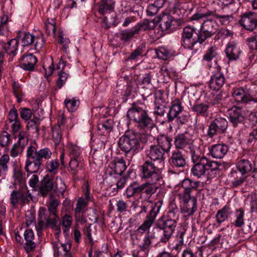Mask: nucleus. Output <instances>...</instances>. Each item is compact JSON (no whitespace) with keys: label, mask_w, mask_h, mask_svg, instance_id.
I'll use <instances>...</instances> for the list:
<instances>
[{"label":"nucleus","mask_w":257,"mask_h":257,"mask_svg":"<svg viewBox=\"0 0 257 257\" xmlns=\"http://www.w3.org/2000/svg\"><path fill=\"white\" fill-rule=\"evenodd\" d=\"M58 204L57 199H52L50 201L48 209L43 207L40 208L38 224L40 229L44 226L54 227L56 226L59 220L57 213Z\"/></svg>","instance_id":"0eeeda50"},{"label":"nucleus","mask_w":257,"mask_h":257,"mask_svg":"<svg viewBox=\"0 0 257 257\" xmlns=\"http://www.w3.org/2000/svg\"><path fill=\"white\" fill-rule=\"evenodd\" d=\"M235 166L239 173L235 170L231 172L232 188H237L241 186L249 173L252 174V178H257V168L255 164L249 160L242 158L238 159L236 161Z\"/></svg>","instance_id":"20e7f679"},{"label":"nucleus","mask_w":257,"mask_h":257,"mask_svg":"<svg viewBox=\"0 0 257 257\" xmlns=\"http://www.w3.org/2000/svg\"><path fill=\"white\" fill-rule=\"evenodd\" d=\"M19 60L21 61L20 66L25 70L33 71L37 62V58L32 54L24 55Z\"/></svg>","instance_id":"a878e982"},{"label":"nucleus","mask_w":257,"mask_h":257,"mask_svg":"<svg viewBox=\"0 0 257 257\" xmlns=\"http://www.w3.org/2000/svg\"><path fill=\"white\" fill-rule=\"evenodd\" d=\"M14 177L20 183L24 184L25 182V173L19 168H15L14 169Z\"/></svg>","instance_id":"603ef678"},{"label":"nucleus","mask_w":257,"mask_h":257,"mask_svg":"<svg viewBox=\"0 0 257 257\" xmlns=\"http://www.w3.org/2000/svg\"><path fill=\"white\" fill-rule=\"evenodd\" d=\"M225 53L229 60H234L239 58L241 51L235 44L229 43L226 48Z\"/></svg>","instance_id":"2f4dec72"},{"label":"nucleus","mask_w":257,"mask_h":257,"mask_svg":"<svg viewBox=\"0 0 257 257\" xmlns=\"http://www.w3.org/2000/svg\"><path fill=\"white\" fill-rule=\"evenodd\" d=\"M216 68V71L211 76L209 85L210 89L218 91L223 86L225 79L224 74L221 72V67L217 66Z\"/></svg>","instance_id":"a211bd4d"},{"label":"nucleus","mask_w":257,"mask_h":257,"mask_svg":"<svg viewBox=\"0 0 257 257\" xmlns=\"http://www.w3.org/2000/svg\"><path fill=\"white\" fill-rule=\"evenodd\" d=\"M201 182L198 181H193L189 178H186L182 182V187L187 193H192L193 191L198 192V189Z\"/></svg>","instance_id":"bb28decb"},{"label":"nucleus","mask_w":257,"mask_h":257,"mask_svg":"<svg viewBox=\"0 0 257 257\" xmlns=\"http://www.w3.org/2000/svg\"><path fill=\"white\" fill-rule=\"evenodd\" d=\"M215 16L222 25L229 23L231 16L229 15H219L215 14L213 11H207L206 12L198 13L195 14L192 17V19L194 20H199L203 18L208 17L209 16Z\"/></svg>","instance_id":"4be33fe9"},{"label":"nucleus","mask_w":257,"mask_h":257,"mask_svg":"<svg viewBox=\"0 0 257 257\" xmlns=\"http://www.w3.org/2000/svg\"><path fill=\"white\" fill-rule=\"evenodd\" d=\"M158 146L166 153H168L172 147V139L166 135H161L158 137L157 139Z\"/></svg>","instance_id":"c85d7f7f"},{"label":"nucleus","mask_w":257,"mask_h":257,"mask_svg":"<svg viewBox=\"0 0 257 257\" xmlns=\"http://www.w3.org/2000/svg\"><path fill=\"white\" fill-rule=\"evenodd\" d=\"M52 138L55 144L56 145L59 144L62 136L60 124H57L52 127Z\"/></svg>","instance_id":"a19ab883"},{"label":"nucleus","mask_w":257,"mask_h":257,"mask_svg":"<svg viewBox=\"0 0 257 257\" xmlns=\"http://www.w3.org/2000/svg\"><path fill=\"white\" fill-rule=\"evenodd\" d=\"M24 147H22L21 146L19 145V144L16 143L15 144L11 150V155L13 157H17L20 152L23 151Z\"/></svg>","instance_id":"69168bd1"},{"label":"nucleus","mask_w":257,"mask_h":257,"mask_svg":"<svg viewBox=\"0 0 257 257\" xmlns=\"http://www.w3.org/2000/svg\"><path fill=\"white\" fill-rule=\"evenodd\" d=\"M127 117L137 124V126L142 130L151 128L154 124L153 119L149 116L148 110L143 104L133 103L128 109Z\"/></svg>","instance_id":"39448f33"},{"label":"nucleus","mask_w":257,"mask_h":257,"mask_svg":"<svg viewBox=\"0 0 257 257\" xmlns=\"http://www.w3.org/2000/svg\"><path fill=\"white\" fill-rule=\"evenodd\" d=\"M114 123L111 119H106L97 124V130L100 135H108L113 130Z\"/></svg>","instance_id":"7c9ffc66"},{"label":"nucleus","mask_w":257,"mask_h":257,"mask_svg":"<svg viewBox=\"0 0 257 257\" xmlns=\"http://www.w3.org/2000/svg\"><path fill=\"white\" fill-rule=\"evenodd\" d=\"M40 124L39 118L36 117L33 119L29 120L27 125V128L28 130H32L33 133H38L39 132V125Z\"/></svg>","instance_id":"09e8293b"},{"label":"nucleus","mask_w":257,"mask_h":257,"mask_svg":"<svg viewBox=\"0 0 257 257\" xmlns=\"http://www.w3.org/2000/svg\"><path fill=\"white\" fill-rule=\"evenodd\" d=\"M217 133H218V128L213 120L208 126L207 135L210 138H212L216 135Z\"/></svg>","instance_id":"0e129e2a"},{"label":"nucleus","mask_w":257,"mask_h":257,"mask_svg":"<svg viewBox=\"0 0 257 257\" xmlns=\"http://www.w3.org/2000/svg\"><path fill=\"white\" fill-rule=\"evenodd\" d=\"M131 185L135 195L143 193V184L140 185L137 181H134Z\"/></svg>","instance_id":"338daca9"},{"label":"nucleus","mask_w":257,"mask_h":257,"mask_svg":"<svg viewBox=\"0 0 257 257\" xmlns=\"http://www.w3.org/2000/svg\"><path fill=\"white\" fill-rule=\"evenodd\" d=\"M142 178L146 180L143 184V193H145L149 198L155 194L161 185L162 176L160 169L155 166L151 161H146L142 166Z\"/></svg>","instance_id":"f257e3e1"},{"label":"nucleus","mask_w":257,"mask_h":257,"mask_svg":"<svg viewBox=\"0 0 257 257\" xmlns=\"http://www.w3.org/2000/svg\"><path fill=\"white\" fill-rule=\"evenodd\" d=\"M16 39L19 41H21L23 47L29 46L34 44L35 49L38 51L42 48L44 44V37L42 34L35 36L30 33L20 31L17 34Z\"/></svg>","instance_id":"9b49d317"},{"label":"nucleus","mask_w":257,"mask_h":257,"mask_svg":"<svg viewBox=\"0 0 257 257\" xmlns=\"http://www.w3.org/2000/svg\"><path fill=\"white\" fill-rule=\"evenodd\" d=\"M59 165V162L57 160H52L48 163L47 165V169L50 173L55 174L57 172V169Z\"/></svg>","instance_id":"5fc2aeb1"},{"label":"nucleus","mask_w":257,"mask_h":257,"mask_svg":"<svg viewBox=\"0 0 257 257\" xmlns=\"http://www.w3.org/2000/svg\"><path fill=\"white\" fill-rule=\"evenodd\" d=\"M21 117L24 120L27 121L29 120L32 116V110L26 107L21 108L20 109Z\"/></svg>","instance_id":"052dcab7"},{"label":"nucleus","mask_w":257,"mask_h":257,"mask_svg":"<svg viewBox=\"0 0 257 257\" xmlns=\"http://www.w3.org/2000/svg\"><path fill=\"white\" fill-rule=\"evenodd\" d=\"M162 202L159 201L155 203L152 201H144L141 206V210L140 213L146 212L148 208H150L149 213L146 216V220L139 227V229H142L143 231L148 229L153 224L155 219L161 208Z\"/></svg>","instance_id":"9d476101"},{"label":"nucleus","mask_w":257,"mask_h":257,"mask_svg":"<svg viewBox=\"0 0 257 257\" xmlns=\"http://www.w3.org/2000/svg\"><path fill=\"white\" fill-rule=\"evenodd\" d=\"M10 135L7 132H4L0 135V145L2 147L7 146L10 143Z\"/></svg>","instance_id":"e2e57ef3"},{"label":"nucleus","mask_w":257,"mask_h":257,"mask_svg":"<svg viewBox=\"0 0 257 257\" xmlns=\"http://www.w3.org/2000/svg\"><path fill=\"white\" fill-rule=\"evenodd\" d=\"M64 103L69 111L73 112L77 109L79 105V101L74 99H66Z\"/></svg>","instance_id":"de8ad7c7"},{"label":"nucleus","mask_w":257,"mask_h":257,"mask_svg":"<svg viewBox=\"0 0 257 257\" xmlns=\"http://www.w3.org/2000/svg\"><path fill=\"white\" fill-rule=\"evenodd\" d=\"M197 209V199L193 198L190 201L184 203L182 212L187 214V215H193Z\"/></svg>","instance_id":"f704fd0d"},{"label":"nucleus","mask_w":257,"mask_h":257,"mask_svg":"<svg viewBox=\"0 0 257 257\" xmlns=\"http://www.w3.org/2000/svg\"><path fill=\"white\" fill-rule=\"evenodd\" d=\"M32 199V196L26 186H25L18 190H14L10 195V203L14 208H16L18 204L21 206H24Z\"/></svg>","instance_id":"ddd939ff"},{"label":"nucleus","mask_w":257,"mask_h":257,"mask_svg":"<svg viewBox=\"0 0 257 257\" xmlns=\"http://www.w3.org/2000/svg\"><path fill=\"white\" fill-rule=\"evenodd\" d=\"M165 152L158 145H151L147 152V156L153 161H159L160 164H163Z\"/></svg>","instance_id":"5701e85b"},{"label":"nucleus","mask_w":257,"mask_h":257,"mask_svg":"<svg viewBox=\"0 0 257 257\" xmlns=\"http://www.w3.org/2000/svg\"><path fill=\"white\" fill-rule=\"evenodd\" d=\"M179 215L178 208L176 205L172 204L170 206L169 210L167 212V215L164 218L173 220L177 222L179 220Z\"/></svg>","instance_id":"58836bf2"},{"label":"nucleus","mask_w":257,"mask_h":257,"mask_svg":"<svg viewBox=\"0 0 257 257\" xmlns=\"http://www.w3.org/2000/svg\"><path fill=\"white\" fill-rule=\"evenodd\" d=\"M48 22L45 23V30L47 33L50 35L52 33L54 35L56 31V26L55 22L53 19H51V21L49 22V20L48 19Z\"/></svg>","instance_id":"6e6d98bb"},{"label":"nucleus","mask_w":257,"mask_h":257,"mask_svg":"<svg viewBox=\"0 0 257 257\" xmlns=\"http://www.w3.org/2000/svg\"><path fill=\"white\" fill-rule=\"evenodd\" d=\"M205 42L200 31L194 26H187L183 28L182 33L181 45L185 48L193 50L197 43L202 44Z\"/></svg>","instance_id":"1a4fd4ad"},{"label":"nucleus","mask_w":257,"mask_h":257,"mask_svg":"<svg viewBox=\"0 0 257 257\" xmlns=\"http://www.w3.org/2000/svg\"><path fill=\"white\" fill-rule=\"evenodd\" d=\"M183 109V107L179 100L174 101L169 108V112L167 113L168 122H171L175 118H177L178 122L181 124H184L187 121V117L179 116Z\"/></svg>","instance_id":"4468645a"},{"label":"nucleus","mask_w":257,"mask_h":257,"mask_svg":"<svg viewBox=\"0 0 257 257\" xmlns=\"http://www.w3.org/2000/svg\"><path fill=\"white\" fill-rule=\"evenodd\" d=\"M66 189V186L61 178L57 177L54 180L53 177L47 175L38 186V192L43 197L49 195V198L52 199L54 197L52 191L58 195H63Z\"/></svg>","instance_id":"423d86ee"},{"label":"nucleus","mask_w":257,"mask_h":257,"mask_svg":"<svg viewBox=\"0 0 257 257\" xmlns=\"http://www.w3.org/2000/svg\"><path fill=\"white\" fill-rule=\"evenodd\" d=\"M125 162L122 158H115L110 165V169L106 170V174L111 176L115 175L120 176L126 169Z\"/></svg>","instance_id":"f3484780"},{"label":"nucleus","mask_w":257,"mask_h":257,"mask_svg":"<svg viewBox=\"0 0 257 257\" xmlns=\"http://www.w3.org/2000/svg\"><path fill=\"white\" fill-rule=\"evenodd\" d=\"M239 24L246 30L252 32L257 28V19L252 13H244L239 21Z\"/></svg>","instance_id":"6ab92c4d"},{"label":"nucleus","mask_w":257,"mask_h":257,"mask_svg":"<svg viewBox=\"0 0 257 257\" xmlns=\"http://www.w3.org/2000/svg\"><path fill=\"white\" fill-rule=\"evenodd\" d=\"M177 224V222L162 217L158 220L156 226L162 231L161 242L166 243L170 240L176 229Z\"/></svg>","instance_id":"f8f14e48"},{"label":"nucleus","mask_w":257,"mask_h":257,"mask_svg":"<svg viewBox=\"0 0 257 257\" xmlns=\"http://www.w3.org/2000/svg\"><path fill=\"white\" fill-rule=\"evenodd\" d=\"M246 42L249 48L257 51V35H254L246 39Z\"/></svg>","instance_id":"864d4df0"},{"label":"nucleus","mask_w":257,"mask_h":257,"mask_svg":"<svg viewBox=\"0 0 257 257\" xmlns=\"http://www.w3.org/2000/svg\"><path fill=\"white\" fill-rule=\"evenodd\" d=\"M80 148L76 146H73L69 149V157L70 159L81 158Z\"/></svg>","instance_id":"bf43d9fd"},{"label":"nucleus","mask_w":257,"mask_h":257,"mask_svg":"<svg viewBox=\"0 0 257 257\" xmlns=\"http://www.w3.org/2000/svg\"><path fill=\"white\" fill-rule=\"evenodd\" d=\"M190 140L187 134H178L174 138V145L177 149H183L190 144Z\"/></svg>","instance_id":"c756f323"},{"label":"nucleus","mask_w":257,"mask_h":257,"mask_svg":"<svg viewBox=\"0 0 257 257\" xmlns=\"http://www.w3.org/2000/svg\"><path fill=\"white\" fill-rule=\"evenodd\" d=\"M229 148L224 144H217L211 146L209 149V154L215 159H222L227 154Z\"/></svg>","instance_id":"b1692460"},{"label":"nucleus","mask_w":257,"mask_h":257,"mask_svg":"<svg viewBox=\"0 0 257 257\" xmlns=\"http://www.w3.org/2000/svg\"><path fill=\"white\" fill-rule=\"evenodd\" d=\"M156 53L159 58L167 60L174 55V52L165 47H161L156 51Z\"/></svg>","instance_id":"4c0bfd02"},{"label":"nucleus","mask_w":257,"mask_h":257,"mask_svg":"<svg viewBox=\"0 0 257 257\" xmlns=\"http://www.w3.org/2000/svg\"><path fill=\"white\" fill-rule=\"evenodd\" d=\"M216 55L213 47H210L207 51L206 53L204 55L203 59L206 61H209Z\"/></svg>","instance_id":"774afa93"},{"label":"nucleus","mask_w":257,"mask_h":257,"mask_svg":"<svg viewBox=\"0 0 257 257\" xmlns=\"http://www.w3.org/2000/svg\"><path fill=\"white\" fill-rule=\"evenodd\" d=\"M156 27L155 23L151 25V22L148 20H144V21L139 23L137 25L134 27L137 34H139L141 31H147L153 29Z\"/></svg>","instance_id":"e433bc0d"},{"label":"nucleus","mask_w":257,"mask_h":257,"mask_svg":"<svg viewBox=\"0 0 257 257\" xmlns=\"http://www.w3.org/2000/svg\"><path fill=\"white\" fill-rule=\"evenodd\" d=\"M228 114L229 120L234 126L241 123L244 119L242 111L240 107L237 106H233L229 109Z\"/></svg>","instance_id":"393cba45"},{"label":"nucleus","mask_w":257,"mask_h":257,"mask_svg":"<svg viewBox=\"0 0 257 257\" xmlns=\"http://www.w3.org/2000/svg\"><path fill=\"white\" fill-rule=\"evenodd\" d=\"M218 128L219 134H223L226 131L228 122L227 120L223 118H216L213 120Z\"/></svg>","instance_id":"c03bdc74"},{"label":"nucleus","mask_w":257,"mask_h":257,"mask_svg":"<svg viewBox=\"0 0 257 257\" xmlns=\"http://www.w3.org/2000/svg\"><path fill=\"white\" fill-rule=\"evenodd\" d=\"M95 1L96 0H94ZM113 9L111 0H101V4L99 9V13L104 15L108 10Z\"/></svg>","instance_id":"a18cd8bd"},{"label":"nucleus","mask_w":257,"mask_h":257,"mask_svg":"<svg viewBox=\"0 0 257 257\" xmlns=\"http://www.w3.org/2000/svg\"><path fill=\"white\" fill-rule=\"evenodd\" d=\"M18 142L17 143L22 147H25L28 142V138L27 133L25 132L21 131L18 136Z\"/></svg>","instance_id":"4d7b16f0"},{"label":"nucleus","mask_w":257,"mask_h":257,"mask_svg":"<svg viewBox=\"0 0 257 257\" xmlns=\"http://www.w3.org/2000/svg\"><path fill=\"white\" fill-rule=\"evenodd\" d=\"M244 213L242 208L236 210L235 212V216L236 219L233 224L236 227H241L244 223Z\"/></svg>","instance_id":"79ce46f5"},{"label":"nucleus","mask_w":257,"mask_h":257,"mask_svg":"<svg viewBox=\"0 0 257 257\" xmlns=\"http://www.w3.org/2000/svg\"><path fill=\"white\" fill-rule=\"evenodd\" d=\"M59 78L57 80V86L60 88L65 83L68 77V74L64 72L58 71Z\"/></svg>","instance_id":"13d9d810"},{"label":"nucleus","mask_w":257,"mask_h":257,"mask_svg":"<svg viewBox=\"0 0 257 257\" xmlns=\"http://www.w3.org/2000/svg\"><path fill=\"white\" fill-rule=\"evenodd\" d=\"M136 34H137V33L134 27L130 30H123L121 31L120 33L119 39L124 42H128L131 41Z\"/></svg>","instance_id":"ea45409f"},{"label":"nucleus","mask_w":257,"mask_h":257,"mask_svg":"<svg viewBox=\"0 0 257 257\" xmlns=\"http://www.w3.org/2000/svg\"><path fill=\"white\" fill-rule=\"evenodd\" d=\"M222 100V93L212 94V98L210 99V104L212 106L217 105L221 103Z\"/></svg>","instance_id":"680f3d73"},{"label":"nucleus","mask_w":257,"mask_h":257,"mask_svg":"<svg viewBox=\"0 0 257 257\" xmlns=\"http://www.w3.org/2000/svg\"><path fill=\"white\" fill-rule=\"evenodd\" d=\"M81 160V158L70 159L69 166L71 171H73V174L76 175L79 170L82 168V165L80 164Z\"/></svg>","instance_id":"37998d69"},{"label":"nucleus","mask_w":257,"mask_h":257,"mask_svg":"<svg viewBox=\"0 0 257 257\" xmlns=\"http://www.w3.org/2000/svg\"><path fill=\"white\" fill-rule=\"evenodd\" d=\"M145 45L141 44L134 50L126 59V60H136L138 56L142 55Z\"/></svg>","instance_id":"8fccbe9b"},{"label":"nucleus","mask_w":257,"mask_h":257,"mask_svg":"<svg viewBox=\"0 0 257 257\" xmlns=\"http://www.w3.org/2000/svg\"><path fill=\"white\" fill-rule=\"evenodd\" d=\"M209 105L207 103H196L191 107V110L197 116L207 117L209 115L208 108Z\"/></svg>","instance_id":"cd10ccee"},{"label":"nucleus","mask_w":257,"mask_h":257,"mask_svg":"<svg viewBox=\"0 0 257 257\" xmlns=\"http://www.w3.org/2000/svg\"><path fill=\"white\" fill-rule=\"evenodd\" d=\"M199 30L205 41L217 32L218 25L215 21L208 19L202 23Z\"/></svg>","instance_id":"dca6fc26"},{"label":"nucleus","mask_w":257,"mask_h":257,"mask_svg":"<svg viewBox=\"0 0 257 257\" xmlns=\"http://www.w3.org/2000/svg\"><path fill=\"white\" fill-rule=\"evenodd\" d=\"M174 18L170 14H163L162 17L160 18V28L162 31L169 30L172 27V23Z\"/></svg>","instance_id":"72a5a7b5"},{"label":"nucleus","mask_w":257,"mask_h":257,"mask_svg":"<svg viewBox=\"0 0 257 257\" xmlns=\"http://www.w3.org/2000/svg\"><path fill=\"white\" fill-rule=\"evenodd\" d=\"M118 145L121 151L126 154L138 153L143 147L141 146L140 135L133 132H125L118 141Z\"/></svg>","instance_id":"6e6552de"},{"label":"nucleus","mask_w":257,"mask_h":257,"mask_svg":"<svg viewBox=\"0 0 257 257\" xmlns=\"http://www.w3.org/2000/svg\"><path fill=\"white\" fill-rule=\"evenodd\" d=\"M13 90L14 95L17 98L18 102H20L24 96L21 85H20L18 82H13Z\"/></svg>","instance_id":"49530a36"},{"label":"nucleus","mask_w":257,"mask_h":257,"mask_svg":"<svg viewBox=\"0 0 257 257\" xmlns=\"http://www.w3.org/2000/svg\"><path fill=\"white\" fill-rule=\"evenodd\" d=\"M25 242L23 247L27 253L33 252L36 247V243L35 241V236L31 229H27L24 233Z\"/></svg>","instance_id":"412c9836"},{"label":"nucleus","mask_w":257,"mask_h":257,"mask_svg":"<svg viewBox=\"0 0 257 257\" xmlns=\"http://www.w3.org/2000/svg\"><path fill=\"white\" fill-rule=\"evenodd\" d=\"M190 154L191 161L194 164L191 173L194 176L199 178L204 176L206 172H219L220 164L202 155L201 151L198 149H191Z\"/></svg>","instance_id":"f03ea898"},{"label":"nucleus","mask_w":257,"mask_h":257,"mask_svg":"<svg viewBox=\"0 0 257 257\" xmlns=\"http://www.w3.org/2000/svg\"><path fill=\"white\" fill-rule=\"evenodd\" d=\"M167 109V103L155 104L154 113L156 115H164Z\"/></svg>","instance_id":"3c124183"},{"label":"nucleus","mask_w":257,"mask_h":257,"mask_svg":"<svg viewBox=\"0 0 257 257\" xmlns=\"http://www.w3.org/2000/svg\"><path fill=\"white\" fill-rule=\"evenodd\" d=\"M234 100L239 103L246 104L250 101L257 102V99L253 98L248 90H245L242 87L235 89L232 92Z\"/></svg>","instance_id":"aec40b11"},{"label":"nucleus","mask_w":257,"mask_h":257,"mask_svg":"<svg viewBox=\"0 0 257 257\" xmlns=\"http://www.w3.org/2000/svg\"><path fill=\"white\" fill-rule=\"evenodd\" d=\"M169 162L173 168H179L183 170L187 166V157L185 153L176 150L172 152Z\"/></svg>","instance_id":"2eb2a0df"},{"label":"nucleus","mask_w":257,"mask_h":257,"mask_svg":"<svg viewBox=\"0 0 257 257\" xmlns=\"http://www.w3.org/2000/svg\"><path fill=\"white\" fill-rule=\"evenodd\" d=\"M50 149L45 148L38 150L34 146H30L27 150L25 171L30 174L37 173L42 165L43 160H48L52 156Z\"/></svg>","instance_id":"7ed1b4c3"},{"label":"nucleus","mask_w":257,"mask_h":257,"mask_svg":"<svg viewBox=\"0 0 257 257\" xmlns=\"http://www.w3.org/2000/svg\"><path fill=\"white\" fill-rule=\"evenodd\" d=\"M18 44L19 40L16 38L13 39L8 41L7 43L5 44L4 48L7 54L15 56L16 54Z\"/></svg>","instance_id":"c9c22d12"},{"label":"nucleus","mask_w":257,"mask_h":257,"mask_svg":"<svg viewBox=\"0 0 257 257\" xmlns=\"http://www.w3.org/2000/svg\"><path fill=\"white\" fill-rule=\"evenodd\" d=\"M231 214V208L228 205H225L222 209L217 211L215 218L219 224L227 220Z\"/></svg>","instance_id":"473e14b6"}]
</instances>
